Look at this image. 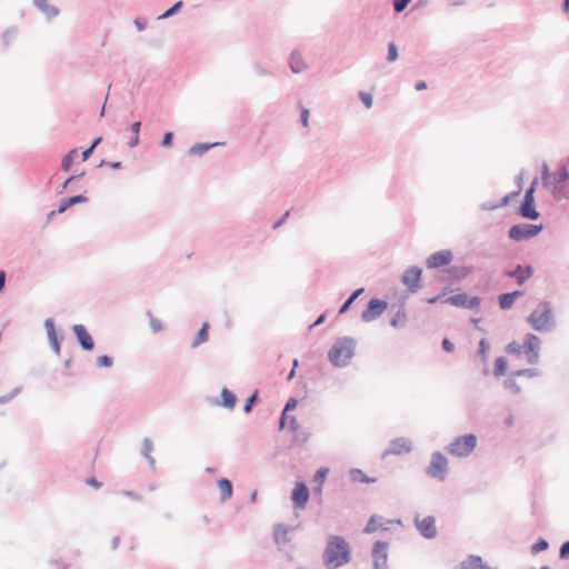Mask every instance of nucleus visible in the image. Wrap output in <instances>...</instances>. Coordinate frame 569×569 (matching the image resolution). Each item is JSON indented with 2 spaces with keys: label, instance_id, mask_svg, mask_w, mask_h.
Returning a JSON list of instances; mask_svg holds the SVG:
<instances>
[{
  "label": "nucleus",
  "instance_id": "1",
  "mask_svg": "<svg viewBox=\"0 0 569 569\" xmlns=\"http://www.w3.org/2000/svg\"><path fill=\"white\" fill-rule=\"evenodd\" d=\"M351 561V548L345 537L331 535L322 553L326 569H339Z\"/></svg>",
  "mask_w": 569,
  "mask_h": 569
},
{
  "label": "nucleus",
  "instance_id": "2",
  "mask_svg": "<svg viewBox=\"0 0 569 569\" xmlns=\"http://www.w3.org/2000/svg\"><path fill=\"white\" fill-rule=\"evenodd\" d=\"M357 342L352 337L337 338L330 350L328 359L333 367H347L355 356Z\"/></svg>",
  "mask_w": 569,
  "mask_h": 569
},
{
  "label": "nucleus",
  "instance_id": "3",
  "mask_svg": "<svg viewBox=\"0 0 569 569\" xmlns=\"http://www.w3.org/2000/svg\"><path fill=\"white\" fill-rule=\"evenodd\" d=\"M527 322L539 332H550L556 326L552 306L549 301L540 302L527 317Z\"/></svg>",
  "mask_w": 569,
  "mask_h": 569
},
{
  "label": "nucleus",
  "instance_id": "4",
  "mask_svg": "<svg viewBox=\"0 0 569 569\" xmlns=\"http://www.w3.org/2000/svg\"><path fill=\"white\" fill-rule=\"evenodd\" d=\"M476 446L477 437L473 433H467L451 441L447 450L452 456L467 457L475 450Z\"/></svg>",
  "mask_w": 569,
  "mask_h": 569
},
{
  "label": "nucleus",
  "instance_id": "5",
  "mask_svg": "<svg viewBox=\"0 0 569 569\" xmlns=\"http://www.w3.org/2000/svg\"><path fill=\"white\" fill-rule=\"evenodd\" d=\"M448 471V458L442 452L435 451L431 455L429 466L426 468V473L430 478L443 481L447 478Z\"/></svg>",
  "mask_w": 569,
  "mask_h": 569
},
{
  "label": "nucleus",
  "instance_id": "6",
  "mask_svg": "<svg viewBox=\"0 0 569 569\" xmlns=\"http://www.w3.org/2000/svg\"><path fill=\"white\" fill-rule=\"evenodd\" d=\"M542 229V224L518 223L510 227L508 237L517 242L529 240L537 237Z\"/></svg>",
  "mask_w": 569,
  "mask_h": 569
},
{
  "label": "nucleus",
  "instance_id": "7",
  "mask_svg": "<svg viewBox=\"0 0 569 569\" xmlns=\"http://www.w3.org/2000/svg\"><path fill=\"white\" fill-rule=\"evenodd\" d=\"M541 340L535 333H527L523 339V353H526L527 362L536 365L539 361Z\"/></svg>",
  "mask_w": 569,
  "mask_h": 569
},
{
  "label": "nucleus",
  "instance_id": "8",
  "mask_svg": "<svg viewBox=\"0 0 569 569\" xmlns=\"http://www.w3.org/2000/svg\"><path fill=\"white\" fill-rule=\"evenodd\" d=\"M387 301L378 298H372L369 300L367 308L361 313V320L363 322H371L378 319L383 311L387 309Z\"/></svg>",
  "mask_w": 569,
  "mask_h": 569
},
{
  "label": "nucleus",
  "instance_id": "9",
  "mask_svg": "<svg viewBox=\"0 0 569 569\" xmlns=\"http://www.w3.org/2000/svg\"><path fill=\"white\" fill-rule=\"evenodd\" d=\"M421 268L417 266L410 267L402 273L401 282L411 293H415L421 288Z\"/></svg>",
  "mask_w": 569,
  "mask_h": 569
},
{
  "label": "nucleus",
  "instance_id": "10",
  "mask_svg": "<svg viewBox=\"0 0 569 569\" xmlns=\"http://www.w3.org/2000/svg\"><path fill=\"white\" fill-rule=\"evenodd\" d=\"M480 302L481 300L479 297H469L466 292L450 296L445 300V303L470 310L479 308Z\"/></svg>",
  "mask_w": 569,
  "mask_h": 569
},
{
  "label": "nucleus",
  "instance_id": "11",
  "mask_svg": "<svg viewBox=\"0 0 569 569\" xmlns=\"http://www.w3.org/2000/svg\"><path fill=\"white\" fill-rule=\"evenodd\" d=\"M415 525L419 533L426 539H433L437 537L436 518L427 516L422 519L419 516L415 517Z\"/></svg>",
  "mask_w": 569,
  "mask_h": 569
},
{
  "label": "nucleus",
  "instance_id": "12",
  "mask_svg": "<svg viewBox=\"0 0 569 569\" xmlns=\"http://www.w3.org/2000/svg\"><path fill=\"white\" fill-rule=\"evenodd\" d=\"M388 542L377 541L372 548V560L375 569H388Z\"/></svg>",
  "mask_w": 569,
  "mask_h": 569
},
{
  "label": "nucleus",
  "instance_id": "13",
  "mask_svg": "<svg viewBox=\"0 0 569 569\" xmlns=\"http://www.w3.org/2000/svg\"><path fill=\"white\" fill-rule=\"evenodd\" d=\"M453 259V253L449 249H443L430 254L426 259V267L428 269H437L450 264Z\"/></svg>",
  "mask_w": 569,
  "mask_h": 569
},
{
  "label": "nucleus",
  "instance_id": "14",
  "mask_svg": "<svg viewBox=\"0 0 569 569\" xmlns=\"http://www.w3.org/2000/svg\"><path fill=\"white\" fill-rule=\"evenodd\" d=\"M310 497V491L307 485L298 481L291 491V500L297 509H305Z\"/></svg>",
  "mask_w": 569,
  "mask_h": 569
},
{
  "label": "nucleus",
  "instance_id": "15",
  "mask_svg": "<svg viewBox=\"0 0 569 569\" xmlns=\"http://www.w3.org/2000/svg\"><path fill=\"white\" fill-rule=\"evenodd\" d=\"M533 267L530 264L522 266L517 264L516 268L511 270H506L505 274L508 278H512L516 280L517 284L521 286L528 279H530L533 274Z\"/></svg>",
  "mask_w": 569,
  "mask_h": 569
},
{
  "label": "nucleus",
  "instance_id": "16",
  "mask_svg": "<svg viewBox=\"0 0 569 569\" xmlns=\"http://www.w3.org/2000/svg\"><path fill=\"white\" fill-rule=\"evenodd\" d=\"M72 331L82 350L91 351L94 348V341L83 325H74Z\"/></svg>",
  "mask_w": 569,
  "mask_h": 569
},
{
  "label": "nucleus",
  "instance_id": "17",
  "mask_svg": "<svg viewBox=\"0 0 569 569\" xmlns=\"http://www.w3.org/2000/svg\"><path fill=\"white\" fill-rule=\"evenodd\" d=\"M412 450V443L409 439L400 437L390 441V447L385 451L383 457L388 455H402Z\"/></svg>",
  "mask_w": 569,
  "mask_h": 569
},
{
  "label": "nucleus",
  "instance_id": "18",
  "mask_svg": "<svg viewBox=\"0 0 569 569\" xmlns=\"http://www.w3.org/2000/svg\"><path fill=\"white\" fill-rule=\"evenodd\" d=\"M518 214L528 220L539 219L540 212L536 209L535 199H522Z\"/></svg>",
  "mask_w": 569,
  "mask_h": 569
},
{
  "label": "nucleus",
  "instance_id": "19",
  "mask_svg": "<svg viewBox=\"0 0 569 569\" xmlns=\"http://www.w3.org/2000/svg\"><path fill=\"white\" fill-rule=\"evenodd\" d=\"M552 179L550 181L549 187H546V189H549L552 191L553 187H560V184H563L569 180V171L566 164H559L558 169L552 172Z\"/></svg>",
  "mask_w": 569,
  "mask_h": 569
},
{
  "label": "nucleus",
  "instance_id": "20",
  "mask_svg": "<svg viewBox=\"0 0 569 569\" xmlns=\"http://www.w3.org/2000/svg\"><path fill=\"white\" fill-rule=\"evenodd\" d=\"M289 68L293 73H301L306 70L307 64L305 63L302 56L298 49L291 51L289 57Z\"/></svg>",
  "mask_w": 569,
  "mask_h": 569
},
{
  "label": "nucleus",
  "instance_id": "21",
  "mask_svg": "<svg viewBox=\"0 0 569 569\" xmlns=\"http://www.w3.org/2000/svg\"><path fill=\"white\" fill-rule=\"evenodd\" d=\"M87 201H88V198L86 196H83V194L71 196V197L62 199L60 201L59 207L57 209V212L63 213L70 207L76 206L78 203H84Z\"/></svg>",
  "mask_w": 569,
  "mask_h": 569
},
{
  "label": "nucleus",
  "instance_id": "22",
  "mask_svg": "<svg viewBox=\"0 0 569 569\" xmlns=\"http://www.w3.org/2000/svg\"><path fill=\"white\" fill-rule=\"evenodd\" d=\"M221 400L217 403L221 407L232 410L237 405V396L227 387H223L220 393Z\"/></svg>",
  "mask_w": 569,
  "mask_h": 569
},
{
  "label": "nucleus",
  "instance_id": "23",
  "mask_svg": "<svg viewBox=\"0 0 569 569\" xmlns=\"http://www.w3.org/2000/svg\"><path fill=\"white\" fill-rule=\"evenodd\" d=\"M220 489V501L226 502L232 497L233 493V485L227 478H220L217 482Z\"/></svg>",
  "mask_w": 569,
  "mask_h": 569
},
{
  "label": "nucleus",
  "instance_id": "24",
  "mask_svg": "<svg viewBox=\"0 0 569 569\" xmlns=\"http://www.w3.org/2000/svg\"><path fill=\"white\" fill-rule=\"evenodd\" d=\"M289 530H290V528L282 523H277L274 526L273 538H274V542L278 546H284L289 541V538H288Z\"/></svg>",
  "mask_w": 569,
  "mask_h": 569
},
{
  "label": "nucleus",
  "instance_id": "25",
  "mask_svg": "<svg viewBox=\"0 0 569 569\" xmlns=\"http://www.w3.org/2000/svg\"><path fill=\"white\" fill-rule=\"evenodd\" d=\"M33 4L38 10L44 13L48 19H52L59 14V9L48 4L47 0H33Z\"/></svg>",
  "mask_w": 569,
  "mask_h": 569
},
{
  "label": "nucleus",
  "instance_id": "26",
  "mask_svg": "<svg viewBox=\"0 0 569 569\" xmlns=\"http://www.w3.org/2000/svg\"><path fill=\"white\" fill-rule=\"evenodd\" d=\"M460 569H483L482 558L480 556L469 555L460 562Z\"/></svg>",
  "mask_w": 569,
  "mask_h": 569
},
{
  "label": "nucleus",
  "instance_id": "27",
  "mask_svg": "<svg viewBox=\"0 0 569 569\" xmlns=\"http://www.w3.org/2000/svg\"><path fill=\"white\" fill-rule=\"evenodd\" d=\"M44 328L47 330V336H48V340H49L50 345L62 341L63 336H60V337L58 336V333L56 331L53 319H51V318L46 319Z\"/></svg>",
  "mask_w": 569,
  "mask_h": 569
},
{
  "label": "nucleus",
  "instance_id": "28",
  "mask_svg": "<svg viewBox=\"0 0 569 569\" xmlns=\"http://www.w3.org/2000/svg\"><path fill=\"white\" fill-rule=\"evenodd\" d=\"M44 328L47 330V336H48V340H49L50 345L62 341L63 336H60V337L58 336V333L56 331L53 319H51V318L46 319Z\"/></svg>",
  "mask_w": 569,
  "mask_h": 569
},
{
  "label": "nucleus",
  "instance_id": "29",
  "mask_svg": "<svg viewBox=\"0 0 569 569\" xmlns=\"http://www.w3.org/2000/svg\"><path fill=\"white\" fill-rule=\"evenodd\" d=\"M208 338H209V323L203 322L201 328L197 332V335L191 343V347L192 348L199 347L201 343L206 342L208 340Z\"/></svg>",
  "mask_w": 569,
  "mask_h": 569
},
{
  "label": "nucleus",
  "instance_id": "30",
  "mask_svg": "<svg viewBox=\"0 0 569 569\" xmlns=\"http://www.w3.org/2000/svg\"><path fill=\"white\" fill-rule=\"evenodd\" d=\"M350 478L353 482L373 483L376 478L367 476L361 469L352 468L350 470Z\"/></svg>",
  "mask_w": 569,
  "mask_h": 569
},
{
  "label": "nucleus",
  "instance_id": "31",
  "mask_svg": "<svg viewBox=\"0 0 569 569\" xmlns=\"http://www.w3.org/2000/svg\"><path fill=\"white\" fill-rule=\"evenodd\" d=\"M551 194L557 201L569 200V180L560 187H553Z\"/></svg>",
  "mask_w": 569,
  "mask_h": 569
},
{
  "label": "nucleus",
  "instance_id": "32",
  "mask_svg": "<svg viewBox=\"0 0 569 569\" xmlns=\"http://www.w3.org/2000/svg\"><path fill=\"white\" fill-rule=\"evenodd\" d=\"M219 144H220L219 142H214V143L199 142V143L193 144L189 149V154H191V156H202L203 153L209 151L211 148H213L216 146H219Z\"/></svg>",
  "mask_w": 569,
  "mask_h": 569
},
{
  "label": "nucleus",
  "instance_id": "33",
  "mask_svg": "<svg viewBox=\"0 0 569 569\" xmlns=\"http://www.w3.org/2000/svg\"><path fill=\"white\" fill-rule=\"evenodd\" d=\"M140 129H141V121H136V122L131 123L130 131L132 133V137L127 142L129 148H134V147H137L139 144V142H140V137H139Z\"/></svg>",
  "mask_w": 569,
  "mask_h": 569
},
{
  "label": "nucleus",
  "instance_id": "34",
  "mask_svg": "<svg viewBox=\"0 0 569 569\" xmlns=\"http://www.w3.org/2000/svg\"><path fill=\"white\" fill-rule=\"evenodd\" d=\"M365 291V288H359L357 290H355L348 298L347 300L341 305L340 309H339V315H343L346 313L351 305L356 301V299Z\"/></svg>",
  "mask_w": 569,
  "mask_h": 569
},
{
  "label": "nucleus",
  "instance_id": "35",
  "mask_svg": "<svg viewBox=\"0 0 569 569\" xmlns=\"http://www.w3.org/2000/svg\"><path fill=\"white\" fill-rule=\"evenodd\" d=\"M508 361L505 357H498L495 361L493 376L500 378L506 375Z\"/></svg>",
  "mask_w": 569,
  "mask_h": 569
},
{
  "label": "nucleus",
  "instance_id": "36",
  "mask_svg": "<svg viewBox=\"0 0 569 569\" xmlns=\"http://www.w3.org/2000/svg\"><path fill=\"white\" fill-rule=\"evenodd\" d=\"M252 66L256 74L259 77L274 76V71L272 70V68L266 63L254 61Z\"/></svg>",
  "mask_w": 569,
  "mask_h": 569
},
{
  "label": "nucleus",
  "instance_id": "37",
  "mask_svg": "<svg viewBox=\"0 0 569 569\" xmlns=\"http://www.w3.org/2000/svg\"><path fill=\"white\" fill-rule=\"evenodd\" d=\"M407 322V312L400 308L390 320V325L395 328L403 327Z\"/></svg>",
  "mask_w": 569,
  "mask_h": 569
},
{
  "label": "nucleus",
  "instance_id": "38",
  "mask_svg": "<svg viewBox=\"0 0 569 569\" xmlns=\"http://www.w3.org/2000/svg\"><path fill=\"white\" fill-rule=\"evenodd\" d=\"M490 350V343L487 339L482 338L479 341V349H478V357L480 358L481 362L487 365L488 362V352Z\"/></svg>",
  "mask_w": 569,
  "mask_h": 569
},
{
  "label": "nucleus",
  "instance_id": "39",
  "mask_svg": "<svg viewBox=\"0 0 569 569\" xmlns=\"http://www.w3.org/2000/svg\"><path fill=\"white\" fill-rule=\"evenodd\" d=\"M78 154L77 149H71L69 152H67L62 160H61V169L63 171H69L72 167L73 160L76 156Z\"/></svg>",
  "mask_w": 569,
  "mask_h": 569
},
{
  "label": "nucleus",
  "instance_id": "40",
  "mask_svg": "<svg viewBox=\"0 0 569 569\" xmlns=\"http://www.w3.org/2000/svg\"><path fill=\"white\" fill-rule=\"evenodd\" d=\"M382 526H383V523L381 522V518H379L377 516H372L368 520V522L363 529V532L372 533V532L377 531L379 528H381Z\"/></svg>",
  "mask_w": 569,
  "mask_h": 569
},
{
  "label": "nucleus",
  "instance_id": "41",
  "mask_svg": "<svg viewBox=\"0 0 569 569\" xmlns=\"http://www.w3.org/2000/svg\"><path fill=\"white\" fill-rule=\"evenodd\" d=\"M515 301L516 300L512 298L510 292L501 293L498 297V303H499L500 309H502V310L510 309L513 306Z\"/></svg>",
  "mask_w": 569,
  "mask_h": 569
},
{
  "label": "nucleus",
  "instance_id": "42",
  "mask_svg": "<svg viewBox=\"0 0 569 569\" xmlns=\"http://www.w3.org/2000/svg\"><path fill=\"white\" fill-rule=\"evenodd\" d=\"M309 437H310V433L300 428L293 432L292 443L297 445V446H301L308 441Z\"/></svg>",
  "mask_w": 569,
  "mask_h": 569
},
{
  "label": "nucleus",
  "instance_id": "43",
  "mask_svg": "<svg viewBox=\"0 0 569 569\" xmlns=\"http://www.w3.org/2000/svg\"><path fill=\"white\" fill-rule=\"evenodd\" d=\"M259 402L258 391H253L246 400L243 405V412L249 413L252 411L253 407Z\"/></svg>",
  "mask_w": 569,
  "mask_h": 569
},
{
  "label": "nucleus",
  "instance_id": "44",
  "mask_svg": "<svg viewBox=\"0 0 569 569\" xmlns=\"http://www.w3.org/2000/svg\"><path fill=\"white\" fill-rule=\"evenodd\" d=\"M182 7H183V2L177 1L173 6H171L169 9H167L162 14H160L158 17V20L168 19V18L174 16L176 13H178L180 11V9Z\"/></svg>",
  "mask_w": 569,
  "mask_h": 569
},
{
  "label": "nucleus",
  "instance_id": "45",
  "mask_svg": "<svg viewBox=\"0 0 569 569\" xmlns=\"http://www.w3.org/2000/svg\"><path fill=\"white\" fill-rule=\"evenodd\" d=\"M101 141H102V137L96 138L91 142V144L82 151V153H81L82 161H87L91 157V154L93 153L94 149L100 144Z\"/></svg>",
  "mask_w": 569,
  "mask_h": 569
},
{
  "label": "nucleus",
  "instance_id": "46",
  "mask_svg": "<svg viewBox=\"0 0 569 569\" xmlns=\"http://www.w3.org/2000/svg\"><path fill=\"white\" fill-rule=\"evenodd\" d=\"M506 352L520 357L523 353V347L517 341H511L506 346Z\"/></svg>",
  "mask_w": 569,
  "mask_h": 569
},
{
  "label": "nucleus",
  "instance_id": "47",
  "mask_svg": "<svg viewBox=\"0 0 569 569\" xmlns=\"http://www.w3.org/2000/svg\"><path fill=\"white\" fill-rule=\"evenodd\" d=\"M447 272L456 279H462L468 276V270L466 269V267L453 266L447 269Z\"/></svg>",
  "mask_w": 569,
  "mask_h": 569
},
{
  "label": "nucleus",
  "instance_id": "48",
  "mask_svg": "<svg viewBox=\"0 0 569 569\" xmlns=\"http://www.w3.org/2000/svg\"><path fill=\"white\" fill-rule=\"evenodd\" d=\"M549 548V543L545 538H539L531 547V553L536 555L541 551H545Z\"/></svg>",
  "mask_w": 569,
  "mask_h": 569
},
{
  "label": "nucleus",
  "instance_id": "49",
  "mask_svg": "<svg viewBox=\"0 0 569 569\" xmlns=\"http://www.w3.org/2000/svg\"><path fill=\"white\" fill-rule=\"evenodd\" d=\"M539 375V371L535 368L518 369L512 372V377H527L535 378Z\"/></svg>",
  "mask_w": 569,
  "mask_h": 569
},
{
  "label": "nucleus",
  "instance_id": "50",
  "mask_svg": "<svg viewBox=\"0 0 569 569\" xmlns=\"http://www.w3.org/2000/svg\"><path fill=\"white\" fill-rule=\"evenodd\" d=\"M515 378H516V377H512V376H511L510 378L505 379V381H503V387H505L506 389L511 390V392H512L513 395H518V393L521 391V388H520V386L517 383V381L515 380Z\"/></svg>",
  "mask_w": 569,
  "mask_h": 569
},
{
  "label": "nucleus",
  "instance_id": "51",
  "mask_svg": "<svg viewBox=\"0 0 569 569\" xmlns=\"http://www.w3.org/2000/svg\"><path fill=\"white\" fill-rule=\"evenodd\" d=\"M328 471V468H320L315 473L313 480L319 483V487L317 488L319 492H321V486L327 478Z\"/></svg>",
  "mask_w": 569,
  "mask_h": 569
},
{
  "label": "nucleus",
  "instance_id": "52",
  "mask_svg": "<svg viewBox=\"0 0 569 569\" xmlns=\"http://www.w3.org/2000/svg\"><path fill=\"white\" fill-rule=\"evenodd\" d=\"M551 176H552V173L550 172L548 164L546 162H543L541 166V182L545 188L549 187L550 181L552 179Z\"/></svg>",
  "mask_w": 569,
  "mask_h": 569
},
{
  "label": "nucleus",
  "instance_id": "53",
  "mask_svg": "<svg viewBox=\"0 0 569 569\" xmlns=\"http://www.w3.org/2000/svg\"><path fill=\"white\" fill-rule=\"evenodd\" d=\"M96 365L99 368H110L113 365V358L108 355L99 356Z\"/></svg>",
  "mask_w": 569,
  "mask_h": 569
},
{
  "label": "nucleus",
  "instance_id": "54",
  "mask_svg": "<svg viewBox=\"0 0 569 569\" xmlns=\"http://www.w3.org/2000/svg\"><path fill=\"white\" fill-rule=\"evenodd\" d=\"M152 450H153L152 440L150 438H144L142 440V449H141L142 456L144 458L151 456Z\"/></svg>",
  "mask_w": 569,
  "mask_h": 569
},
{
  "label": "nucleus",
  "instance_id": "55",
  "mask_svg": "<svg viewBox=\"0 0 569 569\" xmlns=\"http://www.w3.org/2000/svg\"><path fill=\"white\" fill-rule=\"evenodd\" d=\"M147 313H148V316L150 318V328H151V330L154 333L160 332L163 329L162 322L159 319L154 318L150 311H148Z\"/></svg>",
  "mask_w": 569,
  "mask_h": 569
},
{
  "label": "nucleus",
  "instance_id": "56",
  "mask_svg": "<svg viewBox=\"0 0 569 569\" xmlns=\"http://www.w3.org/2000/svg\"><path fill=\"white\" fill-rule=\"evenodd\" d=\"M398 47L395 42H390L388 44V56H387V60L389 62H393L398 59Z\"/></svg>",
  "mask_w": 569,
  "mask_h": 569
},
{
  "label": "nucleus",
  "instance_id": "57",
  "mask_svg": "<svg viewBox=\"0 0 569 569\" xmlns=\"http://www.w3.org/2000/svg\"><path fill=\"white\" fill-rule=\"evenodd\" d=\"M21 387H16L10 393L1 396L0 397V405H4L12 400L14 397H17L21 392Z\"/></svg>",
  "mask_w": 569,
  "mask_h": 569
},
{
  "label": "nucleus",
  "instance_id": "58",
  "mask_svg": "<svg viewBox=\"0 0 569 569\" xmlns=\"http://www.w3.org/2000/svg\"><path fill=\"white\" fill-rule=\"evenodd\" d=\"M411 2V0H393V10L397 13L402 12L408 4Z\"/></svg>",
  "mask_w": 569,
  "mask_h": 569
},
{
  "label": "nucleus",
  "instance_id": "59",
  "mask_svg": "<svg viewBox=\"0 0 569 569\" xmlns=\"http://www.w3.org/2000/svg\"><path fill=\"white\" fill-rule=\"evenodd\" d=\"M359 98H360V100L363 102V104L367 108H371L372 107V103H373L372 94H370L368 92H365V91H360L359 92Z\"/></svg>",
  "mask_w": 569,
  "mask_h": 569
},
{
  "label": "nucleus",
  "instance_id": "60",
  "mask_svg": "<svg viewBox=\"0 0 569 569\" xmlns=\"http://www.w3.org/2000/svg\"><path fill=\"white\" fill-rule=\"evenodd\" d=\"M173 142V132L167 131L161 140V147L169 148L172 146Z\"/></svg>",
  "mask_w": 569,
  "mask_h": 569
},
{
  "label": "nucleus",
  "instance_id": "61",
  "mask_svg": "<svg viewBox=\"0 0 569 569\" xmlns=\"http://www.w3.org/2000/svg\"><path fill=\"white\" fill-rule=\"evenodd\" d=\"M560 559H569V540L565 541L559 549Z\"/></svg>",
  "mask_w": 569,
  "mask_h": 569
},
{
  "label": "nucleus",
  "instance_id": "62",
  "mask_svg": "<svg viewBox=\"0 0 569 569\" xmlns=\"http://www.w3.org/2000/svg\"><path fill=\"white\" fill-rule=\"evenodd\" d=\"M298 400L296 398H289L284 405L283 411L289 412L296 409Z\"/></svg>",
  "mask_w": 569,
  "mask_h": 569
},
{
  "label": "nucleus",
  "instance_id": "63",
  "mask_svg": "<svg viewBox=\"0 0 569 569\" xmlns=\"http://www.w3.org/2000/svg\"><path fill=\"white\" fill-rule=\"evenodd\" d=\"M441 347L446 352H452L455 350V345L448 338L442 339Z\"/></svg>",
  "mask_w": 569,
  "mask_h": 569
},
{
  "label": "nucleus",
  "instance_id": "64",
  "mask_svg": "<svg viewBox=\"0 0 569 569\" xmlns=\"http://www.w3.org/2000/svg\"><path fill=\"white\" fill-rule=\"evenodd\" d=\"M133 23L138 31H143L147 27V20L144 18H140V17L136 18L133 20Z\"/></svg>",
  "mask_w": 569,
  "mask_h": 569
}]
</instances>
